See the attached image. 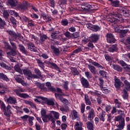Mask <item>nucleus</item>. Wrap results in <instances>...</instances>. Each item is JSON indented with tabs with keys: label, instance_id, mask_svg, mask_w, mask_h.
<instances>
[{
	"label": "nucleus",
	"instance_id": "nucleus-1",
	"mask_svg": "<svg viewBox=\"0 0 130 130\" xmlns=\"http://www.w3.org/2000/svg\"><path fill=\"white\" fill-rule=\"evenodd\" d=\"M41 114L44 122L51 121L53 127H55V119H59V113L54 111H51L49 113L46 115V110H44V109H42Z\"/></svg>",
	"mask_w": 130,
	"mask_h": 130
},
{
	"label": "nucleus",
	"instance_id": "nucleus-2",
	"mask_svg": "<svg viewBox=\"0 0 130 130\" xmlns=\"http://www.w3.org/2000/svg\"><path fill=\"white\" fill-rule=\"evenodd\" d=\"M107 21L110 22L111 23H122L123 22V18H122V16L119 14L110 13L109 17L107 18Z\"/></svg>",
	"mask_w": 130,
	"mask_h": 130
},
{
	"label": "nucleus",
	"instance_id": "nucleus-3",
	"mask_svg": "<svg viewBox=\"0 0 130 130\" xmlns=\"http://www.w3.org/2000/svg\"><path fill=\"white\" fill-rule=\"evenodd\" d=\"M123 26L120 24L116 25L114 27L115 32H116V33H120V36L121 38H123V37H124V36H125V34H127L128 31V29H123Z\"/></svg>",
	"mask_w": 130,
	"mask_h": 130
},
{
	"label": "nucleus",
	"instance_id": "nucleus-4",
	"mask_svg": "<svg viewBox=\"0 0 130 130\" xmlns=\"http://www.w3.org/2000/svg\"><path fill=\"white\" fill-rule=\"evenodd\" d=\"M11 106L8 105L7 108H6V105L4 103H1V109L4 111V115L7 116V117H10L12 115V112Z\"/></svg>",
	"mask_w": 130,
	"mask_h": 130
},
{
	"label": "nucleus",
	"instance_id": "nucleus-5",
	"mask_svg": "<svg viewBox=\"0 0 130 130\" xmlns=\"http://www.w3.org/2000/svg\"><path fill=\"white\" fill-rule=\"evenodd\" d=\"M23 73L24 76L27 77L28 80H30V79H32V78H34V79L38 78V76H37V75L32 74L31 71L29 70H23Z\"/></svg>",
	"mask_w": 130,
	"mask_h": 130
},
{
	"label": "nucleus",
	"instance_id": "nucleus-6",
	"mask_svg": "<svg viewBox=\"0 0 130 130\" xmlns=\"http://www.w3.org/2000/svg\"><path fill=\"white\" fill-rule=\"evenodd\" d=\"M81 8L84 12H89L90 10H93V6L88 3H85Z\"/></svg>",
	"mask_w": 130,
	"mask_h": 130
},
{
	"label": "nucleus",
	"instance_id": "nucleus-7",
	"mask_svg": "<svg viewBox=\"0 0 130 130\" xmlns=\"http://www.w3.org/2000/svg\"><path fill=\"white\" fill-rule=\"evenodd\" d=\"M107 41L108 43H114L115 42V39H114V36L111 34H108L106 35Z\"/></svg>",
	"mask_w": 130,
	"mask_h": 130
},
{
	"label": "nucleus",
	"instance_id": "nucleus-8",
	"mask_svg": "<svg viewBox=\"0 0 130 130\" xmlns=\"http://www.w3.org/2000/svg\"><path fill=\"white\" fill-rule=\"evenodd\" d=\"M7 54L8 57H11V56H15V55H17V54H18L19 57H22V55H21V54L18 52L17 53L16 50H11V51L7 52Z\"/></svg>",
	"mask_w": 130,
	"mask_h": 130
},
{
	"label": "nucleus",
	"instance_id": "nucleus-9",
	"mask_svg": "<svg viewBox=\"0 0 130 130\" xmlns=\"http://www.w3.org/2000/svg\"><path fill=\"white\" fill-rule=\"evenodd\" d=\"M44 62H45V63H46V64H48V66H51L52 67H53L54 68L55 70H56V71H58V72H59L60 73V71L59 70V68L55 63L51 62H50L49 61H47V60H45L44 61Z\"/></svg>",
	"mask_w": 130,
	"mask_h": 130
},
{
	"label": "nucleus",
	"instance_id": "nucleus-10",
	"mask_svg": "<svg viewBox=\"0 0 130 130\" xmlns=\"http://www.w3.org/2000/svg\"><path fill=\"white\" fill-rule=\"evenodd\" d=\"M124 84L120 80L118 79H115V87L116 89H119L121 87H123Z\"/></svg>",
	"mask_w": 130,
	"mask_h": 130
},
{
	"label": "nucleus",
	"instance_id": "nucleus-11",
	"mask_svg": "<svg viewBox=\"0 0 130 130\" xmlns=\"http://www.w3.org/2000/svg\"><path fill=\"white\" fill-rule=\"evenodd\" d=\"M54 92H55V96L56 99V95L58 96V97H61L62 96H64V93L62 92V90L59 88H57L56 89H55V91Z\"/></svg>",
	"mask_w": 130,
	"mask_h": 130
},
{
	"label": "nucleus",
	"instance_id": "nucleus-12",
	"mask_svg": "<svg viewBox=\"0 0 130 130\" xmlns=\"http://www.w3.org/2000/svg\"><path fill=\"white\" fill-rule=\"evenodd\" d=\"M120 13L123 14V16L125 17H128V16H130L129 10L125 8H121V9L120 10Z\"/></svg>",
	"mask_w": 130,
	"mask_h": 130
},
{
	"label": "nucleus",
	"instance_id": "nucleus-13",
	"mask_svg": "<svg viewBox=\"0 0 130 130\" xmlns=\"http://www.w3.org/2000/svg\"><path fill=\"white\" fill-rule=\"evenodd\" d=\"M14 79H15L16 82L19 83L22 85V86H26V84L24 80L20 78V75H15Z\"/></svg>",
	"mask_w": 130,
	"mask_h": 130
},
{
	"label": "nucleus",
	"instance_id": "nucleus-14",
	"mask_svg": "<svg viewBox=\"0 0 130 130\" xmlns=\"http://www.w3.org/2000/svg\"><path fill=\"white\" fill-rule=\"evenodd\" d=\"M81 82L82 86L85 87V88H88L89 87V81L84 77L81 78Z\"/></svg>",
	"mask_w": 130,
	"mask_h": 130
},
{
	"label": "nucleus",
	"instance_id": "nucleus-15",
	"mask_svg": "<svg viewBox=\"0 0 130 130\" xmlns=\"http://www.w3.org/2000/svg\"><path fill=\"white\" fill-rule=\"evenodd\" d=\"M7 101L8 103H9L10 104H16V103H17V99L15 97L10 96L7 99Z\"/></svg>",
	"mask_w": 130,
	"mask_h": 130
},
{
	"label": "nucleus",
	"instance_id": "nucleus-16",
	"mask_svg": "<svg viewBox=\"0 0 130 130\" xmlns=\"http://www.w3.org/2000/svg\"><path fill=\"white\" fill-rule=\"evenodd\" d=\"M27 47L31 51H34V52L37 51V49L36 48L35 45L32 43H28L27 44Z\"/></svg>",
	"mask_w": 130,
	"mask_h": 130
},
{
	"label": "nucleus",
	"instance_id": "nucleus-17",
	"mask_svg": "<svg viewBox=\"0 0 130 130\" xmlns=\"http://www.w3.org/2000/svg\"><path fill=\"white\" fill-rule=\"evenodd\" d=\"M82 126H83V123L82 122H77L74 126L75 130H83Z\"/></svg>",
	"mask_w": 130,
	"mask_h": 130
},
{
	"label": "nucleus",
	"instance_id": "nucleus-18",
	"mask_svg": "<svg viewBox=\"0 0 130 130\" xmlns=\"http://www.w3.org/2000/svg\"><path fill=\"white\" fill-rule=\"evenodd\" d=\"M90 39L92 42H97L99 39V35L97 34H92L90 35Z\"/></svg>",
	"mask_w": 130,
	"mask_h": 130
},
{
	"label": "nucleus",
	"instance_id": "nucleus-19",
	"mask_svg": "<svg viewBox=\"0 0 130 130\" xmlns=\"http://www.w3.org/2000/svg\"><path fill=\"white\" fill-rule=\"evenodd\" d=\"M56 99H58V100H60L61 102H62V103H64V104H69L70 103H69V101L68 100L63 98L62 97V95L61 96H58L57 94L56 95Z\"/></svg>",
	"mask_w": 130,
	"mask_h": 130
},
{
	"label": "nucleus",
	"instance_id": "nucleus-20",
	"mask_svg": "<svg viewBox=\"0 0 130 130\" xmlns=\"http://www.w3.org/2000/svg\"><path fill=\"white\" fill-rule=\"evenodd\" d=\"M7 33L9 34L11 37H12L11 38H13V39H16L18 38V35H17V34H16V32L13 30H7Z\"/></svg>",
	"mask_w": 130,
	"mask_h": 130
},
{
	"label": "nucleus",
	"instance_id": "nucleus-21",
	"mask_svg": "<svg viewBox=\"0 0 130 130\" xmlns=\"http://www.w3.org/2000/svg\"><path fill=\"white\" fill-rule=\"evenodd\" d=\"M59 32L58 31H54L52 32L51 37L53 39H58L59 38Z\"/></svg>",
	"mask_w": 130,
	"mask_h": 130
},
{
	"label": "nucleus",
	"instance_id": "nucleus-22",
	"mask_svg": "<svg viewBox=\"0 0 130 130\" xmlns=\"http://www.w3.org/2000/svg\"><path fill=\"white\" fill-rule=\"evenodd\" d=\"M7 3L11 7H16L18 5V1L17 0H8Z\"/></svg>",
	"mask_w": 130,
	"mask_h": 130
},
{
	"label": "nucleus",
	"instance_id": "nucleus-23",
	"mask_svg": "<svg viewBox=\"0 0 130 130\" xmlns=\"http://www.w3.org/2000/svg\"><path fill=\"white\" fill-rule=\"evenodd\" d=\"M18 10H21V11H25V10H27V9H28V7H27V4L24 3L23 4L18 5Z\"/></svg>",
	"mask_w": 130,
	"mask_h": 130
},
{
	"label": "nucleus",
	"instance_id": "nucleus-24",
	"mask_svg": "<svg viewBox=\"0 0 130 130\" xmlns=\"http://www.w3.org/2000/svg\"><path fill=\"white\" fill-rule=\"evenodd\" d=\"M94 116L95 115L94 114V110H93V109H91L88 113V119L89 120H92V119L94 118Z\"/></svg>",
	"mask_w": 130,
	"mask_h": 130
},
{
	"label": "nucleus",
	"instance_id": "nucleus-25",
	"mask_svg": "<svg viewBox=\"0 0 130 130\" xmlns=\"http://www.w3.org/2000/svg\"><path fill=\"white\" fill-rule=\"evenodd\" d=\"M99 118L101 121L104 122L105 121V112L102 111L99 114Z\"/></svg>",
	"mask_w": 130,
	"mask_h": 130
},
{
	"label": "nucleus",
	"instance_id": "nucleus-26",
	"mask_svg": "<svg viewBox=\"0 0 130 130\" xmlns=\"http://www.w3.org/2000/svg\"><path fill=\"white\" fill-rule=\"evenodd\" d=\"M124 85L125 87V89L126 90V91H129L130 90V83L128 82V81L125 80L124 81Z\"/></svg>",
	"mask_w": 130,
	"mask_h": 130
},
{
	"label": "nucleus",
	"instance_id": "nucleus-27",
	"mask_svg": "<svg viewBox=\"0 0 130 130\" xmlns=\"http://www.w3.org/2000/svg\"><path fill=\"white\" fill-rule=\"evenodd\" d=\"M87 127L88 130H94V122H88L87 123Z\"/></svg>",
	"mask_w": 130,
	"mask_h": 130
},
{
	"label": "nucleus",
	"instance_id": "nucleus-28",
	"mask_svg": "<svg viewBox=\"0 0 130 130\" xmlns=\"http://www.w3.org/2000/svg\"><path fill=\"white\" fill-rule=\"evenodd\" d=\"M10 42L12 46V49L13 50H16L17 49V46H16V44L15 43L13 42V41H15V40L13 38H9Z\"/></svg>",
	"mask_w": 130,
	"mask_h": 130
},
{
	"label": "nucleus",
	"instance_id": "nucleus-29",
	"mask_svg": "<svg viewBox=\"0 0 130 130\" xmlns=\"http://www.w3.org/2000/svg\"><path fill=\"white\" fill-rule=\"evenodd\" d=\"M89 94H90V95H95V96H97L98 97H101V92L100 91H89Z\"/></svg>",
	"mask_w": 130,
	"mask_h": 130
},
{
	"label": "nucleus",
	"instance_id": "nucleus-30",
	"mask_svg": "<svg viewBox=\"0 0 130 130\" xmlns=\"http://www.w3.org/2000/svg\"><path fill=\"white\" fill-rule=\"evenodd\" d=\"M125 123L124 122V119H122L121 121H119V124L118 125V128L121 129H123V127H124Z\"/></svg>",
	"mask_w": 130,
	"mask_h": 130
},
{
	"label": "nucleus",
	"instance_id": "nucleus-31",
	"mask_svg": "<svg viewBox=\"0 0 130 130\" xmlns=\"http://www.w3.org/2000/svg\"><path fill=\"white\" fill-rule=\"evenodd\" d=\"M90 30H92V31H93V32H97L100 30V27H99L98 25H92L90 28H89Z\"/></svg>",
	"mask_w": 130,
	"mask_h": 130
},
{
	"label": "nucleus",
	"instance_id": "nucleus-32",
	"mask_svg": "<svg viewBox=\"0 0 130 130\" xmlns=\"http://www.w3.org/2000/svg\"><path fill=\"white\" fill-rule=\"evenodd\" d=\"M1 79L4 80V81H6V82H9V81H10L8 77L4 74V73H0V80Z\"/></svg>",
	"mask_w": 130,
	"mask_h": 130
},
{
	"label": "nucleus",
	"instance_id": "nucleus-33",
	"mask_svg": "<svg viewBox=\"0 0 130 130\" xmlns=\"http://www.w3.org/2000/svg\"><path fill=\"white\" fill-rule=\"evenodd\" d=\"M19 49L21 51V52H22V53H24V54H25L26 55H27V54H28V52L26 51V50L25 49V47H23V46L21 44H19Z\"/></svg>",
	"mask_w": 130,
	"mask_h": 130
},
{
	"label": "nucleus",
	"instance_id": "nucleus-34",
	"mask_svg": "<svg viewBox=\"0 0 130 130\" xmlns=\"http://www.w3.org/2000/svg\"><path fill=\"white\" fill-rule=\"evenodd\" d=\"M122 98L123 99H127L128 98V93H127V91H126V89H124L122 91Z\"/></svg>",
	"mask_w": 130,
	"mask_h": 130
},
{
	"label": "nucleus",
	"instance_id": "nucleus-35",
	"mask_svg": "<svg viewBox=\"0 0 130 130\" xmlns=\"http://www.w3.org/2000/svg\"><path fill=\"white\" fill-rule=\"evenodd\" d=\"M14 70L16 72H17L20 74H22V70L21 69V68L20 67V65H19V64H15V66H14Z\"/></svg>",
	"mask_w": 130,
	"mask_h": 130
},
{
	"label": "nucleus",
	"instance_id": "nucleus-36",
	"mask_svg": "<svg viewBox=\"0 0 130 130\" xmlns=\"http://www.w3.org/2000/svg\"><path fill=\"white\" fill-rule=\"evenodd\" d=\"M46 86L48 87L49 90L51 91V92L55 91V88L53 86H51V83H50V82H47Z\"/></svg>",
	"mask_w": 130,
	"mask_h": 130
},
{
	"label": "nucleus",
	"instance_id": "nucleus-37",
	"mask_svg": "<svg viewBox=\"0 0 130 130\" xmlns=\"http://www.w3.org/2000/svg\"><path fill=\"white\" fill-rule=\"evenodd\" d=\"M116 50H117L116 45H112L109 48V51H110V52H114V51H116Z\"/></svg>",
	"mask_w": 130,
	"mask_h": 130
},
{
	"label": "nucleus",
	"instance_id": "nucleus-38",
	"mask_svg": "<svg viewBox=\"0 0 130 130\" xmlns=\"http://www.w3.org/2000/svg\"><path fill=\"white\" fill-rule=\"evenodd\" d=\"M37 62L38 64L39 67H40V68H41V69H42V70H44V63L42 62V61H41L40 59H38L37 60Z\"/></svg>",
	"mask_w": 130,
	"mask_h": 130
},
{
	"label": "nucleus",
	"instance_id": "nucleus-39",
	"mask_svg": "<svg viewBox=\"0 0 130 130\" xmlns=\"http://www.w3.org/2000/svg\"><path fill=\"white\" fill-rule=\"evenodd\" d=\"M88 69L90 71L92 74H95L96 73V69L94 66H92L91 65H88Z\"/></svg>",
	"mask_w": 130,
	"mask_h": 130
},
{
	"label": "nucleus",
	"instance_id": "nucleus-40",
	"mask_svg": "<svg viewBox=\"0 0 130 130\" xmlns=\"http://www.w3.org/2000/svg\"><path fill=\"white\" fill-rule=\"evenodd\" d=\"M113 68L114 70H115V71H117L118 72H121L122 71V69L121 67H119V66L117 64H114L113 65Z\"/></svg>",
	"mask_w": 130,
	"mask_h": 130
},
{
	"label": "nucleus",
	"instance_id": "nucleus-41",
	"mask_svg": "<svg viewBox=\"0 0 130 130\" xmlns=\"http://www.w3.org/2000/svg\"><path fill=\"white\" fill-rule=\"evenodd\" d=\"M51 48L55 54H58V53H59V50L58 48H55L54 46H51Z\"/></svg>",
	"mask_w": 130,
	"mask_h": 130
},
{
	"label": "nucleus",
	"instance_id": "nucleus-42",
	"mask_svg": "<svg viewBox=\"0 0 130 130\" xmlns=\"http://www.w3.org/2000/svg\"><path fill=\"white\" fill-rule=\"evenodd\" d=\"M42 100H44V98L39 96H36V99H34V101L38 103L41 102Z\"/></svg>",
	"mask_w": 130,
	"mask_h": 130
},
{
	"label": "nucleus",
	"instance_id": "nucleus-43",
	"mask_svg": "<svg viewBox=\"0 0 130 130\" xmlns=\"http://www.w3.org/2000/svg\"><path fill=\"white\" fill-rule=\"evenodd\" d=\"M0 66L2 67V68L6 69V70H11V67L8 66L7 64H6V63L4 62L0 63Z\"/></svg>",
	"mask_w": 130,
	"mask_h": 130
},
{
	"label": "nucleus",
	"instance_id": "nucleus-44",
	"mask_svg": "<svg viewBox=\"0 0 130 130\" xmlns=\"http://www.w3.org/2000/svg\"><path fill=\"white\" fill-rule=\"evenodd\" d=\"M10 21L11 23H12L13 27H16V25H17V20H16L15 18L11 17L10 18Z\"/></svg>",
	"mask_w": 130,
	"mask_h": 130
},
{
	"label": "nucleus",
	"instance_id": "nucleus-45",
	"mask_svg": "<svg viewBox=\"0 0 130 130\" xmlns=\"http://www.w3.org/2000/svg\"><path fill=\"white\" fill-rule=\"evenodd\" d=\"M9 10H5L4 11V13H3V16L4 17L5 19H8V18H9V16H10V14H9Z\"/></svg>",
	"mask_w": 130,
	"mask_h": 130
},
{
	"label": "nucleus",
	"instance_id": "nucleus-46",
	"mask_svg": "<svg viewBox=\"0 0 130 130\" xmlns=\"http://www.w3.org/2000/svg\"><path fill=\"white\" fill-rule=\"evenodd\" d=\"M85 100L86 105H91L92 104L90 99L88 98V95H85Z\"/></svg>",
	"mask_w": 130,
	"mask_h": 130
},
{
	"label": "nucleus",
	"instance_id": "nucleus-47",
	"mask_svg": "<svg viewBox=\"0 0 130 130\" xmlns=\"http://www.w3.org/2000/svg\"><path fill=\"white\" fill-rule=\"evenodd\" d=\"M8 12L10 15H12V16H14L15 17H18L19 15L18 14V13L15 12V11L13 10H8Z\"/></svg>",
	"mask_w": 130,
	"mask_h": 130
},
{
	"label": "nucleus",
	"instance_id": "nucleus-48",
	"mask_svg": "<svg viewBox=\"0 0 130 130\" xmlns=\"http://www.w3.org/2000/svg\"><path fill=\"white\" fill-rule=\"evenodd\" d=\"M19 97H20L21 98H24V99H26V98H29V95H28L26 93H21L20 94H19Z\"/></svg>",
	"mask_w": 130,
	"mask_h": 130
},
{
	"label": "nucleus",
	"instance_id": "nucleus-49",
	"mask_svg": "<svg viewBox=\"0 0 130 130\" xmlns=\"http://www.w3.org/2000/svg\"><path fill=\"white\" fill-rule=\"evenodd\" d=\"M85 75L86 78H87V79H92V78H93V76H92V74H91L89 72H85Z\"/></svg>",
	"mask_w": 130,
	"mask_h": 130
},
{
	"label": "nucleus",
	"instance_id": "nucleus-50",
	"mask_svg": "<svg viewBox=\"0 0 130 130\" xmlns=\"http://www.w3.org/2000/svg\"><path fill=\"white\" fill-rule=\"evenodd\" d=\"M115 104L116 107L118 108H120V106H121V103L118 101L117 99L115 100Z\"/></svg>",
	"mask_w": 130,
	"mask_h": 130
},
{
	"label": "nucleus",
	"instance_id": "nucleus-51",
	"mask_svg": "<svg viewBox=\"0 0 130 130\" xmlns=\"http://www.w3.org/2000/svg\"><path fill=\"white\" fill-rule=\"evenodd\" d=\"M100 74L104 78H107V73L105 71H100Z\"/></svg>",
	"mask_w": 130,
	"mask_h": 130
},
{
	"label": "nucleus",
	"instance_id": "nucleus-52",
	"mask_svg": "<svg viewBox=\"0 0 130 130\" xmlns=\"http://www.w3.org/2000/svg\"><path fill=\"white\" fill-rule=\"evenodd\" d=\"M47 39V36L45 35H43L40 37V40L42 42L45 41Z\"/></svg>",
	"mask_w": 130,
	"mask_h": 130
},
{
	"label": "nucleus",
	"instance_id": "nucleus-53",
	"mask_svg": "<svg viewBox=\"0 0 130 130\" xmlns=\"http://www.w3.org/2000/svg\"><path fill=\"white\" fill-rule=\"evenodd\" d=\"M124 118H122V116H118L115 117V121H121Z\"/></svg>",
	"mask_w": 130,
	"mask_h": 130
},
{
	"label": "nucleus",
	"instance_id": "nucleus-54",
	"mask_svg": "<svg viewBox=\"0 0 130 130\" xmlns=\"http://www.w3.org/2000/svg\"><path fill=\"white\" fill-rule=\"evenodd\" d=\"M112 5L113 7H118L119 6V1H116L112 2Z\"/></svg>",
	"mask_w": 130,
	"mask_h": 130
},
{
	"label": "nucleus",
	"instance_id": "nucleus-55",
	"mask_svg": "<svg viewBox=\"0 0 130 130\" xmlns=\"http://www.w3.org/2000/svg\"><path fill=\"white\" fill-rule=\"evenodd\" d=\"M35 118L32 116H30L28 118V121L30 125H33V120H34Z\"/></svg>",
	"mask_w": 130,
	"mask_h": 130
},
{
	"label": "nucleus",
	"instance_id": "nucleus-56",
	"mask_svg": "<svg viewBox=\"0 0 130 130\" xmlns=\"http://www.w3.org/2000/svg\"><path fill=\"white\" fill-rule=\"evenodd\" d=\"M72 73L73 74V75L76 76L79 74V71L77 70V69L73 68L72 70Z\"/></svg>",
	"mask_w": 130,
	"mask_h": 130
},
{
	"label": "nucleus",
	"instance_id": "nucleus-57",
	"mask_svg": "<svg viewBox=\"0 0 130 130\" xmlns=\"http://www.w3.org/2000/svg\"><path fill=\"white\" fill-rule=\"evenodd\" d=\"M37 87H39V88H40L42 91H43L44 89V85L40 83H37Z\"/></svg>",
	"mask_w": 130,
	"mask_h": 130
},
{
	"label": "nucleus",
	"instance_id": "nucleus-58",
	"mask_svg": "<svg viewBox=\"0 0 130 130\" xmlns=\"http://www.w3.org/2000/svg\"><path fill=\"white\" fill-rule=\"evenodd\" d=\"M73 114L74 118H79V115L78 114V112L76 110H73Z\"/></svg>",
	"mask_w": 130,
	"mask_h": 130
},
{
	"label": "nucleus",
	"instance_id": "nucleus-59",
	"mask_svg": "<svg viewBox=\"0 0 130 130\" xmlns=\"http://www.w3.org/2000/svg\"><path fill=\"white\" fill-rule=\"evenodd\" d=\"M105 57L106 60H108L109 62H112V59L108 55H105Z\"/></svg>",
	"mask_w": 130,
	"mask_h": 130
},
{
	"label": "nucleus",
	"instance_id": "nucleus-60",
	"mask_svg": "<svg viewBox=\"0 0 130 130\" xmlns=\"http://www.w3.org/2000/svg\"><path fill=\"white\" fill-rule=\"evenodd\" d=\"M35 73L39 76V77H41V72H40V70L38 69H35Z\"/></svg>",
	"mask_w": 130,
	"mask_h": 130
},
{
	"label": "nucleus",
	"instance_id": "nucleus-61",
	"mask_svg": "<svg viewBox=\"0 0 130 130\" xmlns=\"http://www.w3.org/2000/svg\"><path fill=\"white\" fill-rule=\"evenodd\" d=\"M61 24L63 25V26H67V25L69 24V22L67 19H63L61 21Z\"/></svg>",
	"mask_w": 130,
	"mask_h": 130
},
{
	"label": "nucleus",
	"instance_id": "nucleus-62",
	"mask_svg": "<svg viewBox=\"0 0 130 130\" xmlns=\"http://www.w3.org/2000/svg\"><path fill=\"white\" fill-rule=\"evenodd\" d=\"M64 35L67 37V38L71 39L72 38V36H71V33L69 31H67L64 34Z\"/></svg>",
	"mask_w": 130,
	"mask_h": 130
},
{
	"label": "nucleus",
	"instance_id": "nucleus-63",
	"mask_svg": "<svg viewBox=\"0 0 130 130\" xmlns=\"http://www.w3.org/2000/svg\"><path fill=\"white\" fill-rule=\"evenodd\" d=\"M85 105H84V104H82L81 105V113H84V112H85Z\"/></svg>",
	"mask_w": 130,
	"mask_h": 130
},
{
	"label": "nucleus",
	"instance_id": "nucleus-64",
	"mask_svg": "<svg viewBox=\"0 0 130 130\" xmlns=\"http://www.w3.org/2000/svg\"><path fill=\"white\" fill-rule=\"evenodd\" d=\"M82 41L84 42H87L88 41V37L84 35H82Z\"/></svg>",
	"mask_w": 130,
	"mask_h": 130
}]
</instances>
